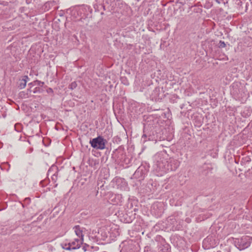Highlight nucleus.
<instances>
[{
    "mask_svg": "<svg viewBox=\"0 0 252 252\" xmlns=\"http://www.w3.org/2000/svg\"><path fill=\"white\" fill-rule=\"evenodd\" d=\"M252 238L251 237L245 236L241 238H236L234 240V243L235 246L240 251L244 250L248 248L251 244Z\"/></svg>",
    "mask_w": 252,
    "mask_h": 252,
    "instance_id": "obj_1",
    "label": "nucleus"
},
{
    "mask_svg": "<svg viewBox=\"0 0 252 252\" xmlns=\"http://www.w3.org/2000/svg\"><path fill=\"white\" fill-rule=\"evenodd\" d=\"M107 143L106 139H104L102 136L98 137L90 140V143L91 146L96 150H103L105 148V144Z\"/></svg>",
    "mask_w": 252,
    "mask_h": 252,
    "instance_id": "obj_2",
    "label": "nucleus"
},
{
    "mask_svg": "<svg viewBox=\"0 0 252 252\" xmlns=\"http://www.w3.org/2000/svg\"><path fill=\"white\" fill-rule=\"evenodd\" d=\"M82 240L79 239H75L74 241L68 243L62 244V247L66 250H75L80 248L81 245L83 244Z\"/></svg>",
    "mask_w": 252,
    "mask_h": 252,
    "instance_id": "obj_3",
    "label": "nucleus"
},
{
    "mask_svg": "<svg viewBox=\"0 0 252 252\" xmlns=\"http://www.w3.org/2000/svg\"><path fill=\"white\" fill-rule=\"evenodd\" d=\"M143 167H139L133 174L134 178L142 180L145 177V169Z\"/></svg>",
    "mask_w": 252,
    "mask_h": 252,
    "instance_id": "obj_4",
    "label": "nucleus"
},
{
    "mask_svg": "<svg viewBox=\"0 0 252 252\" xmlns=\"http://www.w3.org/2000/svg\"><path fill=\"white\" fill-rule=\"evenodd\" d=\"M73 229L74 230L76 235L80 238L79 240H82V241L83 242L84 235L83 234V231L81 229L80 226L79 225H75L73 227Z\"/></svg>",
    "mask_w": 252,
    "mask_h": 252,
    "instance_id": "obj_5",
    "label": "nucleus"
},
{
    "mask_svg": "<svg viewBox=\"0 0 252 252\" xmlns=\"http://www.w3.org/2000/svg\"><path fill=\"white\" fill-rule=\"evenodd\" d=\"M169 248V245L168 244H163L159 247V252H168Z\"/></svg>",
    "mask_w": 252,
    "mask_h": 252,
    "instance_id": "obj_6",
    "label": "nucleus"
},
{
    "mask_svg": "<svg viewBox=\"0 0 252 252\" xmlns=\"http://www.w3.org/2000/svg\"><path fill=\"white\" fill-rule=\"evenodd\" d=\"M27 83V80L25 79H22L20 80V82L18 84V88L20 89H24L26 86Z\"/></svg>",
    "mask_w": 252,
    "mask_h": 252,
    "instance_id": "obj_7",
    "label": "nucleus"
},
{
    "mask_svg": "<svg viewBox=\"0 0 252 252\" xmlns=\"http://www.w3.org/2000/svg\"><path fill=\"white\" fill-rule=\"evenodd\" d=\"M172 163L174 164V166L173 167H171V170H175L176 169V168H177V167L179 165V162L177 160H173V161L171 162V163Z\"/></svg>",
    "mask_w": 252,
    "mask_h": 252,
    "instance_id": "obj_8",
    "label": "nucleus"
},
{
    "mask_svg": "<svg viewBox=\"0 0 252 252\" xmlns=\"http://www.w3.org/2000/svg\"><path fill=\"white\" fill-rule=\"evenodd\" d=\"M77 86V84L76 81L72 82L69 86V88L71 90H74Z\"/></svg>",
    "mask_w": 252,
    "mask_h": 252,
    "instance_id": "obj_9",
    "label": "nucleus"
},
{
    "mask_svg": "<svg viewBox=\"0 0 252 252\" xmlns=\"http://www.w3.org/2000/svg\"><path fill=\"white\" fill-rule=\"evenodd\" d=\"M33 83L34 84V85H37L41 87L43 86V85L44 84V83L43 82H41V81L39 80H36L33 82Z\"/></svg>",
    "mask_w": 252,
    "mask_h": 252,
    "instance_id": "obj_10",
    "label": "nucleus"
},
{
    "mask_svg": "<svg viewBox=\"0 0 252 252\" xmlns=\"http://www.w3.org/2000/svg\"><path fill=\"white\" fill-rule=\"evenodd\" d=\"M219 47L220 48H224L226 46V44L224 41L220 40L219 44Z\"/></svg>",
    "mask_w": 252,
    "mask_h": 252,
    "instance_id": "obj_11",
    "label": "nucleus"
},
{
    "mask_svg": "<svg viewBox=\"0 0 252 252\" xmlns=\"http://www.w3.org/2000/svg\"><path fill=\"white\" fill-rule=\"evenodd\" d=\"M151 250V248L149 246H146L144 248V252H150Z\"/></svg>",
    "mask_w": 252,
    "mask_h": 252,
    "instance_id": "obj_12",
    "label": "nucleus"
},
{
    "mask_svg": "<svg viewBox=\"0 0 252 252\" xmlns=\"http://www.w3.org/2000/svg\"><path fill=\"white\" fill-rule=\"evenodd\" d=\"M46 91L48 94H53L54 93L53 89L50 88L47 89Z\"/></svg>",
    "mask_w": 252,
    "mask_h": 252,
    "instance_id": "obj_13",
    "label": "nucleus"
},
{
    "mask_svg": "<svg viewBox=\"0 0 252 252\" xmlns=\"http://www.w3.org/2000/svg\"><path fill=\"white\" fill-rule=\"evenodd\" d=\"M39 90L40 89L39 88H37V87H36L35 89H34V90L33 91V93L35 94L38 92H39Z\"/></svg>",
    "mask_w": 252,
    "mask_h": 252,
    "instance_id": "obj_14",
    "label": "nucleus"
},
{
    "mask_svg": "<svg viewBox=\"0 0 252 252\" xmlns=\"http://www.w3.org/2000/svg\"><path fill=\"white\" fill-rule=\"evenodd\" d=\"M22 79H25L27 81L29 79V77L28 76H24Z\"/></svg>",
    "mask_w": 252,
    "mask_h": 252,
    "instance_id": "obj_15",
    "label": "nucleus"
},
{
    "mask_svg": "<svg viewBox=\"0 0 252 252\" xmlns=\"http://www.w3.org/2000/svg\"><path fill=\"white\" fill-rule=\"evenodd\" d=\"M20 95L21 97H22L23 96H24V95H25V94H24V92H21V93H20Z\"/></svg>",
    "mask_w": 252,
    "mask_h": 252,
    "instance_id": "obj_16",
    "label": "nucleus"
},
{
    "mask_svg": "<svg viewBox=\"0 0 252 252\" xmlns=\"http://www.w3.org/2000/svg\"><path fill=\"white\" fill-rule=\"evenodd\" d=\"M83 249L84 250V251H86V247L85 246L83 247Z\"/></svg>",
    "mask_w": 252,
    "mask_h": 252,
    "instance_id": "obj_17",
    "label": "nucleus"
},
{
    "mask_svg": "<svg viewBox=\"0 0 252 252\" xmlns=\"http://www.w3.org/2000/svg\"><path fill=\"white\" fill-rule=\"evenodd\" d=\"M144 137H146V134H143V135L142 136V138H144Z\"/></svg>",
    "mask_w": 252,
    "mask_h": 252,
    "instance_id": "obj_18",
    "label": "nucleus"
},
{
    "mask_svg": "<svg viewBox=\"0 0 252 252\" xmlns=\"http://www.w3.org/2000/svg\"><path fill=\"white\" fill-rule=\"evenodd\" d=\"M102 7H103V9L104 10H105V6L104 5H102Z\"/></svg>",
    "mask_w": 252,
    "mask_h": 252,
    "instance_id": "obj_19",
    "label": "nucleus"
},
{
    "mask_svg": "<svg viewBox=\"0 0 252 252\" xmlns=\"http://www.w3.org/2000/svg\"><path fill=\"white\" fill-rule=\"evenodd\" d=\"M3 1H0V4H3Z\"/></svg>",
    "mask_w": 252,
    "mask_h": 252,
    "instance_id": "obj_20",
    "label": "nucleus"
},
{
    "mask_svg": "<svg viewBox=\"0 0 252 252\" xmlns=\"http://www.w3.org/2000/svg\"><path fill=\"white\" fill-rule=\"evenodd\" d=\"M219 3H220V2L219 1V0H216Z\"/></svg>",
    "mask_w": 252,
    "mask_h": 252,
    "instance_id": "obj_21",
    "label": "nucleus"
},
{
    "mask_svg": "<svg viewBox=\"0 0 252 252\" xmlns=\"http://www.w3.org/2000/svg\"><path fill=\"white\" fill-rule=\"evenodd\" d=\"M1 148V146L0 145V148Z\"/></svg>",
    "mask_w": 252,
    "mask_h": 252,
    "instance_id": "obj_22",
    "label": "nucleus"
}]
</instances>
